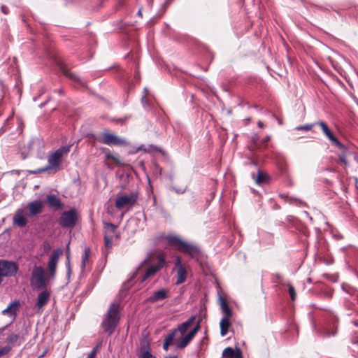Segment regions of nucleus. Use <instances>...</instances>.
Segmentation results:
<instances>
[{
  "instance_id": "nucleus-27",
  "label": "nucleus",
  "mask_w": 358,
  "mask_h": 358,
  "mask_svg": "<svg viewBox=\"0 0 358 358\" xmlns=\"http://www.w3.org/2000/svg\"><path fill=\"white\" fill-rule=\"evenodd\" d=\"M343 289L346 293L350 295L355 300L358 301V289L350 285H343Z\"/></svg>"
},
{
  "instance_id": "nucleus-61",
  "label": "nucleus",
  "mask_w": 358,
  "mask_h": 358,
  "mask_svg": "<svg viewBox=\"0 0 358 358\" xmlns=\"http://www.w3.org/2000/svg\"><path fill=\"white\" fill-rule=\"evenodd\" d=\"M357 353H358V351H357Z\"/></svg>"
},
{
  "instance_id": "nucleus-30",
  "label": "nucleus",
  "mask_w": 358,
  "mask_h": 358,
  "mask_svg": "<svg viewBox=\"0 0 358 358\" xmlns=\"http://www.w3.org/2000/svg\"><path fill=\"white\" fill-rule=\"evenodd\" d=\"M91 254V250L90 248H85L84 250V253L82 256V268H84L88 262L89 257Z\"/></svg>"
},
{
  "instance_id": "nucleus-52",
  "label": "nucleus",
  "mask_w": 358,
  "mask_h": 358,
  "mask_svg": "<svg viewBox=\"0 0 358 358\" xmlns=\"http://www.w3.org/2000/svg\"><path fill=\"white\" fill-rule=\"evenodd\" d=\"M169 345H170V344H169V343H167L164 341L163 349L164 350H168Z\"/></svg>"
},
{
  "instance_id": "nucleus-8",
  "label": "nucleus",
  "mask_w": 358,
  "mask_h": 358,
  "mask_svg": "<svg viewBox=\"0 0 358 358\" xmlns=\"http://www.w3.org/2000/svg\"><path fill=\"white\" fill-rule=\"evenodd\" d=\"M315 124L320 127L324 134L328 138L334 146L336 147L340 150H343L344 152L346 150V146L334 135L326 122L323 121H318L315 123Z\"/></svg>"
},
{
  "instance_id": "nucleus-7",
  "label": "nucleus",
  "mask_w": 358,
  "mask_h": 358,
  "mask_svg": "<svg viewBox=\"0 0 358 358\" xmlns=\"http://www.w3.org/2000/svg\"><path fill=\"white\" fill-rule=\"evenodd\" d=\"M156 259L157 263L155 264L150 265L145 270V273L142 277L141 282H144L148 278L154 276L161 269L167 266V263L163 254L159 253L156 256Z\"/></svg>"
},
{
  "instance_id": "nucleus-10",
  "label": "nucleus",
  "mask_w": 358,
  "mask_h": 358,
  "mask_svg": "<svg viewBox=\"0 0 358 358\" xmlns=\"http://www.w3.org/2000/svg\"><path fill=\"white\" fill-rule=\"evenodd\" d=\"M174 268L176 271V285H179L184 283L187 278L188 272L186 266L182 263L179 256H177L175 259Z\"/></svg>"
},
{
  "instance_id": "nucleus-57",
  "label": "nucleus",
  "mask_w": 358,
  "mask_h": 358,
  "mask_svg": "<svg viewBox=\"0 0 358 358\" xmlns=\"http://www.w3.org/2000/svg\"><path fill=\"white\" fill-rule=\"evenodd\" d=\"M67 266H68V268H69V273H70V263H69V261H68V262H67Z\"/></svg>"
},
{
  "instance_id": "nucleus-43",
  "label": "nucleus",
  "mask_w": 358,
  "mask_h": 358,
  "mask_svg": "<svg viewBox=\"0 0 358 358\" xmlns=\"http://www.w3.org/2000/svg\"><path fill=\"white\" fill-rule=\"evenodd\" d=\"M10 351V348L8 347H3L0 349V357L8 354Z\"/></svg>"
},
{
  "instance_id": "nucleus-11",
  "label": "nucleus",
  "mask_w": 358,
  "mask_h": 358,
  "mask_svg": "<svg viewBox=\"0 0 358 358\" xmlns=\"http://www.w3.org/2000/svg\"><path fill=\"white\" fill-rule=\"evenodd\" d=\"M200 321H198L196 326L187 334H186L177 343L176 346L178 349H183L187 347L194 338L196 333L200 329Z\"/></svg>"
},
{
  "instance_id": "nucleus-40",
  "label": "nucleus",
  "mask_w": 358,
  "mask_h": 358,
  "mask_svg": "<svg viewBox=\"0 0 358 358\" xmlns=\"http://www.w3.org/2000/svg\"><path fill=\"white\" fill-rule=\"evenodd\" d=\"M313 127V124H303V125H301V126L298 127L296 128V129L297 130L310 131V130H311Z\"/></svg>"
},
{
  "instance_id": "nucleus-21",
  "label": "nucleus",
  "mask_w": 358,
  "mask_h": 358,
  "mask_svg": "<svg viewBox=\"0 0 358 358\" xmlns=\"http://www.w3.org/2000/svg\"><path fill=\"white\" fill-rule=\"evenodd\" d=\"M195 319L196 315H192L187 321L179 324L176 329H174V330H176V333L180 332L181 335L185 334Z\"/></svg>"
},
{
  "instance_id": "nucleus-4",
  "label": "nucleus",
  "mask_w": 358,
  "mask_h": 358,
  "mask_svg": "<svg viewBox=\"0 0 358 358\" xmlns=\"http://www.w3.org/2000/svg\"><path fill=\"white\" fill-rule=\"evenodd\" d=\"M138 196L137 191H132L129 194L119 193L116 196L115 206L117 210L130 209L136 204Z\"/></svg>"
},
{
  "instance_id": "nucleus-5",
  "label": "nucleus",
  "mask_w": 358,
  "mask_h": 358,
  "mask_svg": "<svg viewBox=\"0 0 358 358\" xmlns=\"http://www.w3.org/2000/svg\"><path fill=\"white\" fill-rule=\"evenodd\" d=\"M78 217L79 216L77 210L74 208H71L61 214L59 219V224L64 229L73 228L78 220Z\"/></svg>"
},
{
  "instance_id": "nucleus-3",
  "label": "nucleus",
  "mask_w": 358,
  "mask_h": 358,
  "mask_svg": "<svg viewBox=\"0 0 358 358\" xmlns=\"http://www.w3.org/2000/svg\"><path fill=\"white\" fill-rule=\"evenodd\" d=\"M49 280L48 275L45 276L43 266L35 265L33 267L30 278V285L33 289H45Z\"/></svg>"
},
{
  "instance_id": "nucleus-58",
  "label": "nucleus",
  "mask_w": 358,
  "mask_h": 358,
  "mask_svg": "<svg viewBox=\"0 0 358 358\" xmlns=\"http://www.w3.org/2000/svg\"><path fill=\"white\" fill-rule=\"evenodd\" d=\"M137 14L138 15H140V16H142V13H141V9L138 11Z\"/></svg>"
},
{
  "instance_id": "nucleus-22",
  "label": "nucleus",
  "mask_w": 358,
  "mask_h": 358,
  "mask_svg": "<svg viewBox=\"0 0 358 358\" xmlns=\"http://www.w3.org/2000/svg\"><path fill=\"white\" fill-rule=\"evenodd\" d=\"M252 178L255 179L257 185L268 184L270 182L271 178L268 175L264 173L261 171H257V178H255V174H252Z\"/></svg>"
},
{
  "instance_id": "nucleus-19",
  "label": "nucleus",
  "mask_w": 358,
  "mask_h": 358,
  "mask_svg": "<svg viewBox=\"0 0 358 358\" xmlns=\"http://www.w3.org/2000/svg\"><path fill=\"white\" fill-rule=\"evenodd\" d=\"M166 241L170 245L173 246L177 250L180 252L181 251V248H182L185 243L177 236H168L166 237Z\"/></svg>"
},
{
  "instance_id": "nucleus-9",
  "label": "nucleus",
  "mask_w": 358,
  "mask_h": 358,
  "mask_svg": "<svg viewBox=\"0 0 358 358\" xmlns=\"http://www.w3.org/2000/svg\"><path fill=\"white\" fill-rule=\"evenodd\" d=\"M63 251L62 249H56L52 252L48 262V278L54 280L57 272V266L60 256L62 255Z\"/></svg>"
},
{
  "instance_id": "nucleus-42",
  "label": "nucleus",
  "mask_w": 358,
  "mask_h": 358,
  "mask_svg": "<svg viewBox=\"0 0 358 358\" xmlns=\"http://www.w3.org/2000/svg\"><path fill=\"white\" fill-rule=\"evenodd\" d=\"M97 350H98V346H96L95 348H93V350L90 352V353L88 355L87 357V358H95V355H96L97 353Z\"/></svg>"
},
{
  "instance_id": "nucleus-53",
  "label": "nucleus",
  "mask_w": 358,
  "mask_h": 358,
  "mask_svg": "<svg viewBox=\"0 0 358 358\" xmlns=\"http://www.w3.org/2000/svg\"><path fill=\"white\" fill-rule=\"evenodd\" d=\"M270 140V136H267L262 140L263 143H267Z\"/></svg>"
},
{
  "instance_id": "nucleus-14",
  "label": "nucleus",
  "mask_w": 358,
  "mask_h": 358,
  "mask_svg": "<svg viewBox=\"0 0 358 358\" xmlns=\"http://www.w3.org/2000/svg\"><path fill=\"white\" fill-rule=\"evenodd\" d=\"M27 220L24 215V210L22 208L17 209L13 217V224L19 227H24L27 225Z\"/></svg>"
},
{
  "instance_id": "nucleus-25",
  "label": "nucleus",
  "mask_w": 358,
  "mask_h": 358,
  "mask_svg": "<svg viewBox=\"0 0 358 358\" xmlns=\"http://www.w3.org/2000/svg\"><path fill=\"white\" fill-rule=\"evenodd\" d=\"M279 196L280 198H282V199H284V201L285 202L289 203V204H293V205H295L297 206H301L304 205V202L302 201L301 200L296 199V198L290 197L287 194H279Z\"/></svg>"
},
{
  "instance_id": "nucleus-60",
  "label": "nucleus",
  "mask_w": 358,
  "mask_h": 358,
  "mask_svg": "<svg viewBox=\"0 0 358 358\" xmlns=\"http://www.w3.org/2000/svg\"><path fill=\"white\" fill-rule=\"evenodd\" d=\"M5 328H6V327H3V328H1V329H0V332H1V331H3V330L5 329Z\"/></svg>"
},
{
  "instance_id": "nucleus-45",
  "label": "nucleus",
  "mask_w": 358,
  "mask_h": 358,
  "mask_svg": "<svg viewBox=\"0 0 358 358\" xmlns=\"http://www.w3.org/2000/svg\"><path fill=\"white\" fill-rule=\"evenodd\" d=\"M1 12L5 14V15H8L9 13V8L5 6V5H2L1 6Z\"/></svg>"
},
{
  "instance_id": "nucleus-32",
  "label": "nucleus",
  "mask_w": 358,
  "mask_h": 358,
  "mask_svg": "<svg viewBox=\"0 0 358 358\" xmlns=\"http://www.w3.org/2000/svg\"><path fill=\"white\" fill-rule=\"evenodd\" d=\"M51 244L49 241H45L40 246V250L43 251V254H47L51 250Z\"/></svg>"
},
{
  "instance_id": "nucleus-49",
  "label": "nucleus",
  "mask_w": 358,
  "mask_h": 358,
  "mask_svg": "<svg viewBox=\"0 0 358 358\" xmlns=\"http://www.w3.org/2000/svg\"><path fill=\"white\" fill-rule=\"evenodd\" d=\"M252 142L255 144H258L259 137L257 135H255L252 138Z\"/></svg>"
},
{
  "instance_id": "nucleus-38",
  "label": "nucleus",
  "mask_w": 358,
  "mask_h": 358,
  "mask_svg": "<svg viewBox=\"0 0 358 358\" xmlns=\"http://www.w3.org/2000/svg\"><path fill=\"white\" fill-rule=\"evenodd\" d=\"M18 338H19V336L17 334H12L7 337L6 341L9 344H13V343L17 342Z\"/></svg>"
},
{
  "instance_id": "nucleus-54",
  "label": "nucleus",
  "mask_w": 358,
  "mask_h": 358,
  "mask_svg": "<svg viewBox=\"0 0 358 358\" xmlns=\"http://www.w3.org/2000/svg\"><path fill=\"white\" fill-rule=\"evenodd\" d=\"M117 121L121 123L122 124H124L126 120H123V119H118Z\"/></svg>"
},
{
  "instance_id": "nucleus-28",
  "label": "nucleus",
  "mask_w": 358,
  "mask_h": 358,
  "mask_svg": "<svg viewBox=\"0 0 358 358\" xmlns=\"http://www.w3.org/2000/svg\"><path fill=\"white\" fill-rule=\"evenodd\" d=\"M141 358H156V357L151 353L148 343L146 345V346L141 347Z\"/></svg>"
},
{
  "instance_id": "nucleus-29",
  "label": "nucleus",
  "mask_w": 358,
  "mask_h": 358,
  "mask_svg": "<svg viewBox=\"0 0 358 358\" xmlns=\"http://www.w3.org/2000/svg\"><path fill=\"white\" fill-rule=\"evenodd\" d=\"M103 224H104L103 229H104V233H105L104 235L113 236L117 227L110 222H104Z\"/></svg>"
},
{
  "instance_id": "nucleus-18",
  "label": "nucleus",
  "mask_w": 358,
  "mask_h": 358,
  "mask_svg": "<svg viewBox=\"0 0 358 358\" xmlns=\"http://www.w3.org/2000/svg\"><path fill=\"white\" fill-rule=\"evenodd\" d=\"M50 293L47 289L40 292L37 296L36 306L38 309L43 308L49 301Z\"/></svg>"
},
{
  "instance_id": "nucleus-12",
  "label": "nucleus",
  "mask_w": 358,
  "mask_h": 358,
  "mask_svg": "<svg viewBox=\"0 0 358 358\" xmlns=\"http://www.w3.org/2000/svg\"><path fill=\"white\" fill-rule=\"evenodd\" d=\"M101 142L108 145H121L125 143V141L124 139L120 138L113 134L108 131L103 132Z\"/></svg>"
},
{
  "instance_id": "nucleus-20",
  "label": "nucleus",
  "mask_w": 358,
  "mask_h": 358,
  "mask_svg": "<svg viewBox=\"0 0 358 358\" xmlns=\"http://www.w3.org/2000/svg\"><path fill=\"white\" fill-rule=\"evenodd\" d=\"M219 301L222 312L224 314L222 317L231 318L232 316V310L230 308L227 300L224 299L221 295H220Z\"/></svg>"
},
{
  "instance_id": "nucleus-47",
  "label": "nucleus",
  "mask_w": 358,
  "mask_h": 358,
  "mask_svg": "<svg viewBox=\"0 0 358 358\" xmlns=\"http://www.w3.org/2000/svg\"><path fill=\"white\" fill-rule=\"evenodd\" d=\"M353 344H358V335L355 334L351 338Z\"/></svg>"
},
{
  "instance_id": "nucleus-56",
  "label": "nucleus",
  "mask_w": 358,
  "mask_h": 358,
  "mask_svg": "<svg viewBox=\"0 0 358 358\" xmlns=\"http://www.w3.org/2000/svg\"><path fill=\"white\" fill-rule=\"evenodd\" d=\"M258 126H259V127L262 128V127H263V123H262V122H258Z\"/></svg>"
},
{
  "instance_id": "nucleus-55",
  "label": "nucleus",
  "mask_w": 358,
  "mask_h": 358,
  "mask_svg": "<svg viewBox=\"0 0 358 358\" xmlns=\"http://www.w3.org/2000/svg\"><path fill=\"white\" fill-rule=\"evenodd\" d=\"M165 358H178V357L176 355H168V356L165 357Z\"/></svg>"
},
{
  "instance_id": "nucleus-48",
  "label": "nucleus",
  "mask_w": 358,
  "mask_h": 358,
  "mask_svg": "<svg viewBox=\"0 0 358 358\" xmlns=\"http://www.w3.org/2000/svg\"><path fill=\"white\" fill-rule=\"evenodd\" d=\"M149 261V258L147 257L145 259H144L141 264H139L138 268L143 267L144 265H145Z\"/></svg>"
},
{
  "instance_id": "nucleus-13",
  "label": "nucleus",
  "mask_w": 358,
  "mask_h": 358,
  "mask_svg": "<svg viewBox=\"0 0 358 358\" xmlns=\"http://www.w3.org/2000/svg\"><path fill=\"white\" fill-rule=\"evenodd\" d=\"M46 201L49 207L54 210H62L64 208L61 199L55 194L47 195Z\"/></svg>"
},
{
  "instance_id": "nucleus-16",
  "label": "nucleus",
  "mask_w": 358,
  "mask_h": 358,
  "mask_svg": "<svg viewBox=\"0 0 358 358\" xmlns=\"http://www.w3.org/2000/svg\"><path fill=\"white\" fill-rule=\"evenodd\" d=\"M169 296V290L167 289L162 288L155 292L148 299V301L150 303H155L157 301L167 299Z\"/></svg>"
},
{
  "instance_id": "nucleus-59",
  "label": "nucleus",
  "mask_w": 358,
  "mask_h": 358,
  "mask_svg": "<svg viewBox=\"0 0 358 358\" xmlns=\"http://www.w3.org/2000/svg\"><path fill=\"white\" fill-rule=\"evenodd\" d=\"M292 216H289V217H287V220L289 222H290V221L292 220Z\"/></svg>"
},
{
  "instance_id": "nucleus-1",
  "label": "nucleus",
  "mask_w": 358,
  "mask_h": 358,
  "mask_svg": "<svg viewBox=\"0 0 358 358\" xmlns=\"http://www.w3.org/2000/svg\"><path fill=\"white\" fill-rule=\"evenodd\" d=\"M120 306L119 303H111L103 316L101 326L108 336L112 335L118 327L120 321Z\"/></svg>"
},
{
  "instance_id": "nucleus-26",
  "label": "nucleus",
  "mask_w": 358,
  "mask_h": 358,
  "mask_svg": "<svg viewBox=\"0 0 358 358\" xmlns=\"http://www.w3.org/2000/svg\"><path fill=\"white\" fill-rule=\"evenodd\" d=\"M61 71L62 73L68 78L83 85L82 80L74 73L69 71L66 67L61 66Z\"/></svg>"
},
{
  "instance_id": "nucleus-46",
  "label": "nucleus",
  "mask_w": 358,
  "mask_h": 358,
  "mask_svg": "<svg viewBox=\"0 0 358 358\" xmlns=\"http://www.w3.org/2000/svg\"><path fill=\"white\" fill-rule=\"evenodd\" d=\"M336 334V331H332V332H330L329 331H324L323 333H322V336L324 337H329L330 336H334Z\"/></svg>"
},
{
  "instance_id": "nucleus-34",
  "label": "nucleus",
  "mask_w": 358,
  "mask_h": 358,
  "mask_svg": "<svg viewBox=\"0 0 358 358\" xmlns=\"http://www.w3.org/2000/svg\"><path fill=\"white\" fill-rule=\"evenodd\" d=\"M176 330H172L168 335L167 336L164 338V342L169 343V344H171L173 339H174V337L176 334Z\"/></svg>"
},
{
  "instance_id": "nucleus-2",
  "label": "nucleus",
  "mask_w": 358,
  "mask_h": 358,
  "mask_svg": "<svg viewBox=\"0 0 358 358\" xmlns=\"http://www.w3.org/2000/svg\"><path fill=\"white\" fill-rule=\"evenodd\" d=\"M71 147L72 145L71 144L59 148L48 156V165L38 169L36 171H34V173H43L58 168L62 162V158L68 155Z\"/></svg>"
},
{
  "instance_id": "nucleus-23",
  "label": "nucleus",
  "mask_w": 358,
  "mask_h": 358,
  "mask_svg": "<svg viewBox=\"0 0 358 358\" xmlns=\"http://www.w3.org/2000/svg\"><path fill=\"white\" fill-rule=\"evenodd\" d=\"M231 326L230 318L222 317L220 322V334L224 336L229 332V327Z\"/></svg>"
},
{
  "instance_id": "nucleus-51",
  "label": "nucleus",
  "mask_w": 358,
  "mask_h": 358,
  "mask_svg": "<svg viewBox=\"0 0 358 358\" xmlns=\"http://www.w3.org/2000/svg\"><path fill=\"white\" fill-rule=\"evenodd\" d=\"M175 191L178 193V194H182L183 192H185L186 188H183V189H176L174 188Z\"/></svg>"
},
{
  "instance_id": "nucleus-39",
  "label": "nucleus",
  "mask_w": 358,
  "mask_h": 358,
  "mask_svg": "<svg viewBox=\"0 0 358 358\" xmlns=\"http://www.w3.org/2000/svg\"><path fill=\"white\" fill-rule=\"evenodd\" d=\"M282 278V275L279 273H276L272 275V281L274 283H280Z\"/></svg>"
},
{
  "instance_id": "nucleus-36",
  "label": "nucleus",
  "mask_w": 358,
  "mask_h": 358,
  "mask_svg": "<svg viewBox=\"0 0 358 358\" xmlns=\"http://www.w3.org/2000/svg\"><path fill=\"white\" fill-rule=\"evenodd\" d=\"M342 152L338 155L339 159L342 163H343L345 166L349 165V162L346 159V153L348 151V148H346V150L344 152L343 150H341Z\"/></svg>"
},
{
  "instance_id": "nucleus-17",
  "label": "nucleus",
  "mask_w": 358,
  "mask_h": 358,
  "mask_svg": "<svg viewBox=\"0 0 358 358\" xmlns=\"http://www.w3.org/2000/svg\"><path fill=\"white\" fill-rule=\"evenodd\" d=\"M180 252L187 253L192 258H197L200 255V250L198 247L187 242L185 243Z\"/></svg>"
},
{
  "instance_id": "nucleus-44",
  "label": "nucleus",
  "mask_w": 358,
  "mask_h": 358,
  "mask_svg": "<svg viewBox=\"0 0 358 358\" xmlns=\"http://www.w3.org/2000/svg\"><path fill=\"white\" fill-rule=\"evenodd\" d=\"M235 352V357L236 358H243V354L241 348H236Z\"/></svg>"
},
{
  "instance_id": "nucleus-15",
  "label": "nucleus",
  "mask_w": 358,
  "mask_h": 358,
  "mask_svg": "<svg viewBox=\"0 0 358 358\" xmlns=\"http://www.w3.org/2000/svg\"><path fill=\"white\" fill-rule=\"evenodd\" d=\"M27 208L29 209V215L35 216L42 213L43 208V202L40 200H35L28 203Z\"/></svg>"
},
{
  "instance_id": "nucleus-41",
  "label": "nucleus",
  "mask_w": 358,
  "mask_h": 358,
  "mask_svg": "<svg viewBox=\"0 0 358 358\" xmlns=\"http://www.w3.org/2000/svg\"><path fill=\"white\" fill-rule=\"evenodd\" d=\"M322 296L324 299H331L333 296V292L331 290H325L322 292Z\"/></svg>"
},
{
  "instance_id": "nucleus-33",
  "label": "nucleus",
  "mask_w": 358,
  "mask_h": 358,
  "mask_svg": "<svg viewBox=\"0 0 358 358\" xmlns=\"http://www.w3.org/2000/svg\"><path fill=\"white\" fill-rule=\"evenodd\" d=\"M288 286V292L292 301H294L296 298V293L295 288L290 283L287 284Z\"/></svg>"
},
{
  "instance_id": "nucleus-24",
  "label": "nucleus",
  "mask_w": 358,
  "mask_h": 358,
  "mask_svg": "<svg viewBox=\"0 0 358 358\" xmlns=\"http://www.w3.org/2000/svg\"><path fill=\"white\" fill-rule=\"evenodd\" d=\"M19 305V301H15L10 303L7 308L3 310L2 313L3 315H8L10 316H13L15 317L17 314V308L18 307Z\"/></svg>"
},
{
  "instance_id": "nucleus-35",
  "label": "nucleus",
  "mask_w": 358,
  "mask_h": 358,
  "mask_svg": "<svg viewBox=\"0 0 358 358\" xmlns=\"http://www.w3.org/2000/svg\"><path fill=\"white\" fill-rule=\"evenodd\" d=\"M176 330H172L168 335L167 336L164 338V342L169 343V344H171L173 339H174V337L176 334Z\"/></svg>"
},
{
  "instance_id": "nucleus-6",
  "label": "nucleus",
  "mask_w": 358,
  "mask_h": 358,
  "mask_svg": "<svg viewBox=\"0 0 358 358\" xmlns=\"http://www.w3.org/2000/svg\"><path fill=\"white\" fill-rule=\"evenodd\" d=\"M19 269L16 262L6 259H0V285L3 282V278L13 277Z\"/></svg>"
},
{
  "instance_id": "nucleus-31",
  "label": "nucleus",
  "mask_w": 358,
  "mask_h": 358,
  "mask_svg": "<svg viewBox=\"0 0 358 358\" xmlns=\"http://www.w3.org/2000/svg\"><path fill=\"white\" fill-rule=\"evenodd\" d=\"M223 358H234L235 352L234 350L231 347L226 348L222 352Z\"/></svg>"
},
{
  "instance_id": "nucleus-37",
  "label": "nucleus",
  "mask_w": 358,
  "mask_h": 358,
  "mask_svg": "<svg viewBox=\"0 0 358 358\" xmlns=\"http://www.w3.org/2000/svg\"><path fill=\"white\" fill-rule=\"evenodd\" d=\"M113 236L104 235V244L106 248H110L112 246Z\"/></svg>"
},
{
  "instance_id": "nucleus-50",
  "label": "nucleus",
  "mask_w": 358,
  "mask_h": 358,
  "mask_svg": "<svg viewBox=\"0 0 358 358\" xmlns=\"http://www.w3.org/2000/svg\"><path fill=\"white\" fill-rule=\"evenodd\" d=\"M106 157L108 159H112L114 161L116 159L115 157L114 156H113L112 155H110V153H106Z\"/></svg>"
}]
</instances>
